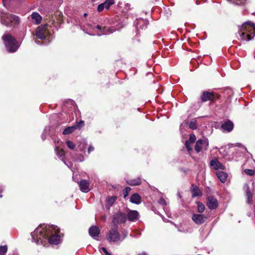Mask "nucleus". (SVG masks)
Segmentation results:
<instances>
[{"mask_svg":"<svg viewBox=\"0 0 255 255\" xmlns=\"http://www.w3.org/2000/svg\"><path fill=\"white\" fill-rule=\"evenodd\" d=\"M36 236L47 239L49 243L57 245L61 242L63 234H60V229L53 224H39L34 231Z\"/></svg>","mask_w":255,"mask_h":255,"instance_id":"1","label":"nucleus"},{"mask_svg":"<svg viewBox=\"0 0 255 255\" xmlns=\"http://www.w3.org/2000/svg\"><path fill=\"white\" fill-rule=\"evenodd\" d=\"M239 33L242 40H252L255 36V24L251 21L245 22L240 26Z\"/></svg>","mask_w":255,"mask_h":255,"instance_id":"2","label":"nucleus"},{"mask_svg":"<svg viewBox=\"0 0 255 255\" xmlns=\"http://www.w3.org/2000/svg\"><path fill=\"white\" fill-rule=\"evenodd\" d=\"M0 21L1 24L7 27L17 25L19 23V17L7 12H0Z\"/></svg>","mask_w":255,"mask_h":255,"instance_id":"3","label":"nucleus"},{"mask_svg":"<svg viewBox=\"0 0 255 255\" xmlns=\"http://www.w3.org/2000/svg\"><path fill=\"white\" fill-rule=\"evenodd\" d=\"M2 39L7 50L9 52H14L17 49L18 46L17 41L14 37L9 34H4L2 36Z\"/></svg>","mask_w":255,"mask_h":255,"instance_id":"4","label":"nucleus"},{"mask_svg":"<svg viewBox=\"0 0 255 255\" xmlns=\"http://www.w3.org/2000/svg\"><path fill=\"white\" fill-rule=\"evenodd\" d=\"M106 239L110 242H117L121 239V235L118 232L117 227L116 226L113 228L109 230L106 236Z\"/></svg>","mask_w":255,"mask_h":255,"instance_id":"5","label":"nucleus"},{"mask_svg":"<svg viewBox=\"0 0 255 255\" xmlns=\"http://www.w3.org/2000/svg\"><path fill=\"white\" fill-rule=\"evenodd\" d=\"M209 146V140L207 138L198 139L195 145V150L197 153L200 152L202 150H207Z\"/></svg>","mask_w":255,"mask_h":255,"instance_id":"6","label":"nucleus"},{"mask_svg":"<svg viewBox=\"0 0 255 255\" xmlns=\"http://www.w3.org/2000/svg\"><path fill=\"white\" fill-rule=\"evenodd\" d=\"M47 26V25L46 24L39 26L37 28L35 32V35L39 39H45L46 35L48 33Z\"/></svg>","mask_w":255,"mask_h":255,"instance_id":"7","label":"nucleus"},{"mask_svg":"<svg viewBox=\"0 0 255 255\" xmlns=\"http://www.w3.org/2000/svg\"><path fill=\"white\" fill-rule=\"evenodd\" d=\"M127 219V215L123 212H118L112 218L113 223H125Z\"/></svg>","mask_w":255,"mask_h":255,"instance_id":"8","label":"nucleus"},{"mask_svg":"<svg viewBox=\"0 0 255 255\" xmlns=\"http://www.w3.org/2000/svg\"><path fill=\"white\" fill-rule=\"evenodd\" d=\"M201 100L202 102H205L207 101L214 102L215 101V97L214 93L208 91L203 92L201 96Z\"/></svg>","mask_w":255,"mask_h":255,"instance_id":"9","label":"nucleus"},{"mask_svg":"<svg viewBox=\"0 0 255 255\" xmlns=\"http://www.w3.org/2000/svg\"><path fill=\"white\" fill-rule=\"evenodd\" d=\"M234 127V125L233 122L228 120L222 124L221 128L223 131L230 132L233 129Z\"/></svg>","mask_w":255,"mask_h":255,"instance_id":"10","label":"nucleus"},{"mask_svg":"<svg viewBox=\"0 0 255 255\" xmlns=\"http://www.w3.org/2000/svg\"><path fill=\"white\" fill-rule=\"evenodd\" d=\"M127 217L129 222H135L138 221L139 214L136 210H129Z\"/></svg>","mask_w":255,"mask_h":255,"instance_id":"11","label":"nucleus"},{"mask_svg":"<svg viewBox=\"0 0 255 255\" xmlns=\"http://www.w3.org/2000/svg\"><path fill=\"white\" fill-rule=\"evenodd\" d=\"M196 140V136L194 134H190L189 138L187 140L185 143V146L186 148L187 151L190 152L192 151V145Z\"/></svg>","mask_w":255,"mask_h":255,"instance_id":"12","label":"nucleus"},{"mask_svg":"<svg viewBox=\"0 0 255 255\" xmlns=\"http://www.w3.org/2000/svg\"><path fill=\"white\" fill-rule=\"evenodd\" d=\"M207 201V206L209 209L214 210L217 207L218 201L215 198L212 196L208 197Z\"/></svg>","mask_w":255,"mask_h":255,"instance_id":"13","label":"nucleus"},{"mask_svg":"<svg viewBox=\"0 0 255 255\" xmlns=\"http://www.w3.org/2000/svg\"><path fill=\"white\" fill-rule=\"evenodd\" d=\"M210 164V166L215 170H218L219 169L224 170L225 168V166L220 163L216 158L211 160Z\"/></svg>","mask_w":255,"mask_h":255,"instance_id":"14","label":"nucleus"},{"mask_svg":"<svg viewBox=\"0 0 255 255\" xmlns=\"http://www.w3.org/2000/svg\"><path fill=\"white\" fill-rule=\"evenodd\" d=\"M100 233L99 228L96 226H91L89 230V233L90 235L94 238H96L98 237Z\"/></svg>","mask_w":255,"mask_h":255,"instance_id":"15","label":"nucleus"},{"mask_svg":"<svg viewBox=\"0 0 255 255\" xmlns=\"http://www.w3.org/2000/svg\"><path fill=\"white\" fill-rule=\"evenodd\" d=\"M79 186L80 190L83 192L87 193L89 191V183L86 180L80 181Z\"/></svg>","mask_w":255,"mask_h":255,"instance_id":"16","label":"nucleus"},{"mask_svg":"<svg viewBox=\"0 0 255 255\" xmlns=\"http://www.w3.org/2000/svg\"><path fill=\"white\" fill-rule=\"evenodd\" d=\"M96 28L99 30H102L101 33L98 34V35L99 36H101L102 34H111L116 30V29H112L110 28L106 27L105 26L102 28L100 25H97Z\"/></svg>","mask_w":255,"mask_h":255,"instance_id":"17","label":"nucleus"},{"mask_svg":"<svg viewBox=\"0 0 255 255\" xmlns=\"http://www.w3.org/2000/svg\"><path fill=\"white\" fill-rule=\"evenodd\" d=\"M31 18L33 20V22L36 24H39L41 21L42 17L37 12H33L31 15Z\"/></svg>","mask_w":255,"mask_h":255,"instance_id":"18","label":"nucleus"},{"mask_svg":"<svg viewBox=\"0 0 255 255\" xmlns=\"http://www.w3.org/2000/svg\"><path fill=\"white\" fill-rule=\"evenodd\" d=\"M130 201L135 204H139L141 203V198L137 193H134L131 195Z\"/></svg>","mask_w":255,"mask_h":255,"instance_id":"19","label":"nucleus"},{"mask_svg":"<svg viewBox=\"0 0 255 255\" xmlns=\"http://www.w3.org/2000/svg\"><path fill=\"white\" fill-rule=\"evenodd\" d=\"M192 219L196 223H201L204 222V217L201 214H193Z\"/></svg>","mask_w":255,"mask_h":255,"instance_id":"20","label":"nucleus"},{"mask_svg":"<svg viewBox=\"0 0 255 255\" xmlns=\"http://www.w3.org/2000/svg\"><path fill=\"white\" fill-rule=\"evenodd\" d=\"M55 149L57 156L65 163L64 151L58 146H56Z\"/></svg>","mask_w":255,"mask_h":255,"instance_id":"21","label":"nucleus"},{"mask_svg":"<svg viewBox=\"0 0 255 255\" xmlns=\"http://www.w3.org/2000/svg\"><path fill=\"white\" fill-rule=\"evenodd\" d=\"M245 188L246 189V196L247 198V202L249 204H251L252 202V198H253V195L252 194L250 187L248 184H246L245 185Z\"/></svg>","mask_w":255,"mask_h":255,"instance_id":"22","label":"nucleus"},{"mask_svg":"<svg viewBox=\"0 0 255 255\" xmlns=\"http://www.w3.org/2000/svg\"><path fill=\"white\" fill-rule=\"evenodd\" d=\"M216 174L218 178L222 183L225 182L228 177V174L222 171H218L217 172Z\"/></svg>","mask_w":255,"mask_h":255,"instance_id":"23","label":"nucleus"},{"mask_svg":"<svg viewBox=\"0 0 255 255\" xmlns=\"http://www.w3.org/2000/svg\"><path fill=\"white\" fill-rule=\"evenodd\" d=\"M148 24V21H147L146 19H140L137 20V27L143 29L144 28L147 27Z\"/></svg>","mask_w":255,"mask_h":255,"instance_id":"24","label":"nucleus"},{"mask_svg":"<svg viewBox=\"0 0 255 255\" xmlns=\"http://www.w3.org/2000/svg\"><path fill=\"white\" fill-rule=\"evenodd\" d=\"M192 187H193L191 190L192 193V197H194L200 196L202 195L201 191L197 187H194L193 185H192Z\"/></svg>","mask_w":255,"mask_h":255,"instance_id":"25","label":"nucleus"},{"mask_svg":"<svg viewBox=\"0 0 255 255\" xmlns=\"http://www.w3.org/2000/svg\"><path fill=\"white\" fill-rule=\"evenodd\" d=\"M76 129L77 127L76 126L68 127L64 129V130L63 131V134L64 135L70 134L73 132Z\"/></svg>","mask_w":255,"mask_h":255,"instance_id":"26","label":"nucleus"},{"mask_svg":"<svg viewBox=\"0 0 255 255\" xmlns=\"http://www.w3.org/2000/svg\"><path fill=\"white\" fill-rule=\"evenodd\" d=\"M141 182V179L139 178L130 180L127 181V183L131 186H136L139 185Z\"/></svg>","mask_w":255,"mask_h":255,"instance_id":"27","label":"nucleus"},{"mask_svg":"<svg viewBox=\"0 0 255 255\" xmlns=\"http://www.w3.org/2000/svg\"><path fill=\"white\" fill-rule=\"evenodd\" d=\"M117 199V196H112L108 197L106 200L107 205H108L109 206H112L114 204Z\"/></svg>","mask_w":255,"mask_h":255,"instance_id":"28","label":"nucleus"},{"mask_svg":"<svg viewBox=\"0 0 255 255\" xmlns=\"http://www.w3.org/2000/svg\"><path fill=\"white\" fill-rule=\"evenodd\" d=\"M114 0H106L103 4L106 9H109L111 5L114 3Z\"/></svg>","mask_w":255,"mask_h":255,"instance_id":"29","label":"nucleus"},{"mask_svg":"<svg viewBox=\"0 0 255 255\" xmlns=\"http://www.w3.org/2000/svg\"><path fill=\"white\" fill-rule=\"evenodd\" d=\"M187 124L189 126V128L192 129H195L197 127L196 121L195 120H194L190 122L187 123Z\"/></svg>","mask_w":255,"mask_h":255,"instance_id":"30","label":"nucleus"},{"mask_svg":"<svg viewBox=\"0 0 255 255\" xmlns=\"http://www.w3.org/2000/svg\"><path fill=\"white\" fill-rule=\"evenodd\" d=\"M7 251V246L6 245L0 246V255H5Z\"/></svg>","mask_w":255,"mask_h":255,"instance_id":"31","label":"nucleus"},{"mask_svg":"<svg viewBox=\"0 0 255 255\" xmlns=\"http://www.w3.org/2000/svg\"><path fill=\"white\" fill-rule=\"evenodd\" d=\"M233 3L237 5H241L246 3V0H233Z\"/></svg>","mask_w":255,"mask_h":255,"instance_id":"32","label":"nucleus"},{"mask_svg":"<svg viewBox=\"0 0 255 255\" xmlns=\"http://www.w3.org/2000/svg\"><path fill=\"white\" fill-rule=\"evenodd\" d=\"M130 190H131V188L129 187H126L124 189V190L123 191V195H124V197L125 198H126L128 196V195Z\"/></svg>","mask_w":255,"mask_h":255,"instance_id":"33","label":"nucleus"},{"mask_svg":"<svg viewBox=\"0 0 255 255\" xmlns=\"http://www.w3.org/2000/svg\"><path fill=\"white\" fill-rule=\"evenodd\" d=\"M66 144L69 148L73 149L75 147V144L71 141L68 140L66 141Z\"/></svg>","mask_w":255,"mask_h":255,"instance_id":"34","label":"nucleus"},{"mask_svg":"<svg viewBox=\"0 0 255 255\" xmlns=\"http://www.w3.org/2000/svg\"><path fill=\"white\" fill-rule=\"evenodd\" d=\"M205 209L204 205L201 203H198V210L199 213H202Z\"/></svg>","mask_w":255,"mask_h":255,"instance_id":"35","label":"nucleus"},{"mask_svg":"<svg viewBox=\"0 0 255 255\" xmlns=\"http://www.w3.org/2000/svg\"><path fill=\"white\" fill-rule=\"evenodd\" d=\"M245 172L246 174L252 176L255 174V170L253 169H246L245 170Z\"/></svg>","mask_w":255,"mask_h":255,"instance_id":"36","label":"nucleus"},{"mask_svg":"<svg viewBox=\"0 0 255 255\" xmlns=\"http://www.w3.org/2000/svg\"><path fill=\"white\" fill-rule=\"evenodd\" d=\"M75 126L77 127V128L80 129L84 126V122L83 121H81Z\"/></svg>","mask_w":255,"mask_h":255,"instance_id":"37","label":"nucleus"},{"mask_svg":"<svg viewBox=\"0 0 255 255\" xmlns=\"http://www.w3.org/2000/svg\"><path fill=\"white\" fill-rule=\"evenodd\" d=\"M105 8L104 4L102 3L100 4L97 7V10L99 12H101L103 10V9Z\"/></svg>","mask_w":255,"mask_h":255,"instance_id":"38","label":"nucleus"},{"mask_svg":"<svg viewBox=\"0 0 255 255\" xmlns=\"http://www.w3.org/2000/svg\"><path fill=\"white\" fill-rule=\"evenodd\" d=\"M158 202L159 204L162 205H164V206H165L167 205V203H166V200L163 198H161L159 199V201H158Z\"/></svg>","mask_w":255,"mask_h":255,"instance_id":"39","label":"nucleus"},{"mask_svg":"<svg viewBox=\"0 0 255 255\" xmlns=\"http://www.w3.org/2000/svg\"><path fill=\"white\" fill-rule=\"evenodd\" d=\"M131 9V8L130 7V4L126 3L125 5L124 10H125V11L128 12L129 10H130Z\"/></svg>","mask_w":255,"mask_h":255,"instance_id":"40","label":"nucleus"},{"mask_svg":"<svg viewBox=\"0 0 255 255\" xmlns=\"http://www.w3.org/2000/svg\"><path fill=\"white\" fill-rule=\"evenodd\" d=\"M101 250L106 255H112L111 254L108 252L106 248L102 247Z\"/></svg>","mask_w":255,"mask_h":255,"instance_id":"41","label":"nucleus"},{"mask_svg":"<svg viewBox=\"0 0 255 255\" xmlns=\"http://www.w3.org/2000/svg\"><path fill=\"white\" fill-rule=\"evenodd\" d=\"M94 149V148L93 146L92 145H90L89 146V148H88V153H90L91 151H93Z\"/></svg>","mask_w":255,"mask_h":255,"instance_id":"42","label":"nucleus"},{"mask_svg":"<svg viewBox=\"0 0 255 255\" xmlns=\"http://www.w3.org/2000/svg\"><path fill=\"white\" fill-rule=\"evenodd\" d=\"M41 137L43 140L46 138V136L43 133L42 134Z\"/></svg>","mask_w":255,"mask_h":255,"instance_id":"43","label":"nucleus"},{"mask_svg":"<svg viewBox=\"0 0 255 255\" xmlns=\"http://www.w3.org/2000/svg\"><path fill=\"white\" fill-rule=\"evenodd\" d=\"M127 234H128V233L127 232L124 233V238H126L127 237Z\"/></svg>","mask_w":255,"mask_h":255,"instance_id":"44","label":"nucleus"},{"mask_svg":"<svg viewBox=\"0 0 255 255\" xmlns=\"http://www.w3.org/2000/svg\"><path fill=\"white\" fill-rule=\"evenodd\" d=\"M138 255H147L145 253H142L139 254Z\"/></svg>","mask_w":255,"mask_h":255,"instance_id":"45","label":"nucleus"},{"mask_svg":"<svg viewBox=\"0 0 255 255\" xmlns=\"http://www.w3.org/2000/svg\"><path fill=\"white\" fill-rule=\"evenodd\" d=\"M87 15V14L86 13H84V17H86Z\"/></svg>","mask_w":255,"mask_h":255,"instance_id":"46","label":"nucleus"},{"mask_svg":"<svg viewBox=\"0 0 255 255\" xmlns=\"http://www.w3.org/2000/svg\"><path fill=\"white\" fill-rule=\"evenodd\" d=\"M178 197H179L181 198V196H180V193H178Z\"/></svg>","mask_w":255,"mask_h":255,"instance_id":"47","label":"nucleus"},{"mask_svg":"<svg viewBox=\"0 0 255 255\" xmlns=\"http://www.w3.org/2000/svg\"><path fill=\"white\" fill-rule=\"evenodd\" d=\"M1 191H2V189H1V187H0V193H1Z\"/></svg>","mask_w":255,"mask_h":255,"instance_id":"48","label":"nucleus"},{"mask_svg":"<svg viewBox=\"0 0 255 255\" xmlns=\"http://www.w3.org/2000/svg\"><path fill=\"white\" fill-rule=\"evenodd\" d=\"M4 1V0H3ZM10 0H4V1H10Z\"/></svg>","mask_w":255,"mask_h":255,"instance_id":"49","label":"nucleus"},{"mask_svg":"<svg viewBox=\"0 0 255 255\" xmlns=\"http://www.w3.org/2000/svg\"><path fill=\"white\" fill-rule=\"evenodd\" d=\"M86 33H88V34H90V35H91V34H90V33H89V32H86Z\"/></svg>","mask_w":255,"mask_h":255,"instance_id":"50","label":"nucleus"},{"mask_svg":"<svg viewBox=\"0 0 255 255\" xmlns=\"http://www.w3.org/2000/svg\"><path fill=\"white\" fill-rule=\"evenodd\" d=\"M0 197H2V195L1 194H0Z\"/></svg>","mask_w":255,"mask_h":255,"instance_id":"51","label":"nucleus"},{"mask_svg":"<svg viewBox=\"0 0 255 255\" xmlns=\"http://www.w3.org/2000/svg\"><path fill=\"white\" fill-rule=\"evenodd\" d=\"M83 160V159H81V160H80V161H82Z\"/></svg>","mask_w":255,"mask_h":255,"instance_id":"52","label":"nucleus"}]
</instances>
